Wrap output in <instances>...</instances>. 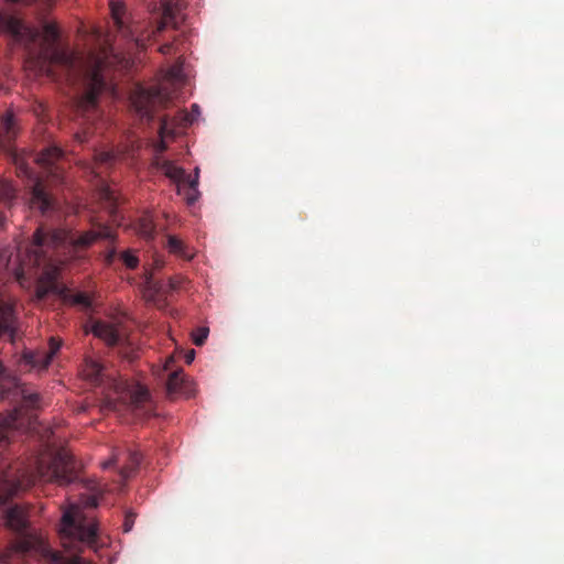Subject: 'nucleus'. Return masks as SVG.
Returning a JSON list of instances; mask_svg holds the SVG:
<instances>
[{
  "label": "nucleus",
  "instance_id": "nucleus-22",
  "mask_svg": "<svg viewBox=\"0 0 564 564\" xmlns=\"http://www.w3.org/2000/svg\"><path fill=\"white\" fill-rule=\"evenodd\" d=\"M15 188L10 182H0V204L3 207L10 208L15 199Z\"/></svg>",
  "mask_w": 564,
  "mask_h": 564
},
{
  "label": "nucleus",
  "instance_id": "nucleus-1",
  "mask_svg": "<svg viewBox=\"0 0 564 564\" xmlns=\"http://www.w3.org/2000/svg\"><path fill=\"white\" fill-rule=\"evenodd\" d=\"M0 32L11 35L28 48L42 37L43 43L36 57L40 70L55 82L83 86V94L75 99V111L80 118L78 124L83 131H77L75 139L79 143L86 142L99 117L98 97L108 86L102 72L109 65L110 56L115 55L109 34L95 30L100 52L74 53L56 45L59 32L55 23L44 22L40 31L25 25L17 17L0 13Z\"/></svg>",
  "mask_w": 564,
  "mask_h": 564
},
{
  "label": "nucleus",
  "instance_id": "nucleus-19",
  "mask_svg": "<svg viewBox=\"0 0 564 564\" xmlns=\"http://www.w3.org/2000/svg\"><path fill=\"white\" fill-rule=\"evenodd\" d=\"M167 248L171 253H174L183 259L189 260L193 257L186 245L175 236L167 237Z\"/></svg>",
  "mask_w": 564,
  "mask_h": 564
},
{
  "label": "nucleus",
  "instance_id": "nucleus-14",
  "mask_svg": "<svg viewBox=\"0 0 564 564\" xmlns=\"http://www.w3.org/2000/svg\"><path fill=\"white\" fill-rule=\"evenodd\" d=\"M17 135L15 122L12 113H6L0 121V143L9 144Z\"/></svg>",
  "mask_w": 564,
  "mask_h": 564
},
{
  "label": "nucleus",
  "instance_id": "nucleus-10",
  "mask_svg": "<svg viewBox=\"0 0 564 564\" xmlns=\"http://www.w3.org/2000/svg\"><path fill=\"white\" fill-rule=\"evenodd\" d=\"M31 207L39 209L42 214L54 208L55 200L46 192L45 186L40 180H36L31 193Z\"/></svg>",
  "mask_w": 564,
  "mask_h": 564
},
{
  "label": "nucleus",
  "instance_id": "nucleus-38",
  "mask_svg": "<svg viewBox=\"0 0 564 564\" xmlns=\"http://www.w3.org/2000/svg\"><path fill=\"white\" fill-rule=\"evenodd\" d=\"M193 108H194V111H197V105H194Z\"/></svg>",
  "mask_w": 564,
  "mask_h": 564
},
{
  "label": "nucleus",
  "instance_id": "nucleus-39",
  "mask_svg": "<svg viewBox=\"0 0 564 564\" xmlns=\"http://www.w3.org/2000/svg\"><path fill=\"white\" fill-rule=\"evenodd\" d=\"M193 108H194V111H197V105H194Z\"/></svg>",
  "mask_w": 564,
  "mask_h": 564
},
{
  "label": "nucleus",
  "instance_id": "nucleus-11",
  "mask_svg": "<svg viewBox=\"0 0 564 564\" xmlns=\"http://www.w3.org/2000/svg\"><path fill=\"white\" fill-rule=\"evenodd\" d=\"M82 372L84 378L95 386H100L109 379L104 365L91 357L85 358Z\"/></svg>",
  "mask_w": 564,
  "mask_h": 564
},
{
  "label": "nucleus",
  "instance_id": "nucleus-8",
  "mask_svg": "<svg viewBox=\"0 0 564 564\" xmlns=\"http://www.w3.org/2000/svg\"><path fill=\"white\" fill-rule=\"evenodd\" d=\"M62 346V341L55 337H51L48 341V350L28 351L24 354V360L28 365L39 370H45L50 366L52 359Z\"/></svg>",
  "mask_w": 564,
  "mask_h": 564
},
{
  "label": "nucleus",
  "instance_id": "nucleus-6",
  "mask_svg": "<svg viewBox=\"0 0 564 564\" xmlns=\"http://www.w3.org/2000/svg\"><path fill=\"white\" fill-rule=\"evenodd\" d=\"M19 329V317L15 303L0 290V338L14 341Z\"/></svg>",
  "mask_w": 564,
  "mask_h": 564
},
{
  "label": "nucleus",
  "instance_id": "nucleus-21",
  "mask_svg": "<svg viewBox=\"0 0 564 564\" xmlns=\"http://www.w3.org/2000/svg\"><path fill=\"white\" fill-rule=\"evenodd\" d=\"M198 172L199 170L196 169L194 177L186 173L184 181L181 183V186L185 184L188 186V193L186 194V199L188 204H194L198 197Z\"/></svg>",
  "mask_w": 564,
  "mask_h": 564
},
{
  "label": "nucleus",
  "instance_id": "nucleus-13",
  "mask_svg": "<svg viewBox=\"0 0 564 564\" xmlns=\"http://www.w3.org/2000/svg\"><path fill=\"white\" fill-rule=\"evenodd\" d=\"M138 235L147 241H153L156 237V225L151 212H145L137 223Z\"/></svg>",
  "mask_w": 564,
  "mask_h": 564
},
{
  "label": "nucleus",
  "instance_id": "nucleus-35",
  "mask_svg": "<svg viewBox=\"0 0 564 564\" xmlns=\"http://www.w3.org/2000/svg\"><path fill=\"white\" fill-rule=\"evenodd\" d=\"M7 220V216L0 210V227H3Z\"/></svg>",
  "mask_w": 564,
  "mask_h": 564
},
{
  "label": "nucleus",
  "instance_id": "nucleus-24",
  "mask_svg": "<svg viewBox=\"0 0 564 564\" xmlns=\"http://www.w3.org/2000/svg\"><path fill=\"white\" fill-rule=\"evenodd\" d=\"M120 259L128 269H135L139 265V258L131 250L123 251Z\"/></svg>",
  "mask_w": 564,
  "mask_h": 564
},
{
  "label": "nucleus",
  "instance_id": "nucleus-25",
  "mask_svg": "<svg viewBox=\"0 0 564 564\" xmlns=\"http://www.w3.org/2000/svg\"><path fill=\"white\" fill-rule=\"evenodd\" d=\"M209 329L207 327H199L197 330L193 334V341L196 346H202L207 339Z\"/></svg>",
  "mask_w": 564,
  "mask_h": 564
},
{
  "label": "nucleus",
  "instance_id": "nucleus-16",
  "mask_svg": "<svg viewBox=\"0 0 564 564\" xmlns=\"http://www.w3.org/2000/svg\"><path fill=\"white\" fill-rule=\"evenodd\" d=\"M187 379L183 373V370H174L169 375L166 381V390L169 394L173 393H185L186 392Z\"/></svg>",
  "mask_w": 564,
  "mask_h": 564
},
{
  "label": "nucleus",
  "instance_id": "nucleus-26",
  "mask_svg": "<svg viewBox=\"0 0 564 564\" xmlns=\"http://www.w3.org/2000/svg\"><path fill=\"white\" fill-rule=\"evenodd\" d=\"M173 134L172 127L170 126L169 119L166 117H162L160 120V135L161 138H165Z\"/></svg>",
  "mask_w": 564,
  "mask_h": 564
},
{
  "label": "nucleus",
  "instance_id": "nucleus-34",
  "mask_svg": "<svg viewBox=\"0 0 564 564\" xmlns=\"http://www.w3.org/2000/svg\"><path fill=\"white\" fill-rule=\"evenodd\" d=\"M173 362H174V356H170V357L166 359V361H165L164 368H165L166 370L171 369V366H172V364H173Z\"/></svg>",
  "mask_w": 564,
  "mask_h": 564
},
{
  "label": "nucleus",
  "instance_id": "nucleus-27",
  "mask_svg": "<svg viewBox=\"0 0 564 564\" xmlns=\"http://www.w3.org/2000/svg\"><path fill=\"white\" fill-rule=\"evenodd\" d=\"M74 303L88 307L90 306V299L85 293H78L74 296Z\"/></svg>",
  "mask_w": 564,
  "mask_h": 564
},
{
  "label": "nucleus",
  "instance_id": "nucleus-33",
  "mask_svg": "<svg viewBox=\"0 0 564 564\" xmlns=\"http://www.w3.org/2000/svg\"><path fill=\"white\" fill-rule=\"evenodd\" d=\"M195 358V350L194 349H189L187 350L185 354H184V359H185V362L186 364H192V361L194 360Z\"/></svg>",
  "mask_w": 564,
  "mask_h": 564
},
{
  "label": "nucleus",
  "instance_id": "nucleus-29",
  "mask_svg": "<svg viewBox=\"0 0 564 564\" xmlns=\"http://www.w3.org/2000/svg\"><path fill=\"white\" fill-rule=\"evenodd\" d=\"M134 514L129 512L126 514L124 522H123V531L129 532L131 531L133 523H134Z\"/></svg>",
  "mask_w": 564,
  "mask_h": 564
},
{
  "label": "nucleus",
  "instance_id": "nucleus-2",
  "mask_svg": "<svg viewBox=\"0 0 564 564\" xmlns=\"http://www.w3.org/2000/svg\"><path fill=\"white\" fill-rule=\"evenodd\" d=\"M98 239L116 240V235L107 225L98 229L75 235L66 229L41 226L33 234L32 242L18 253L12 261V253L0 249V280L6 273L12 274L22 288L35 283L36 299L42 301L47 295L64 296L66 289L57 280L63 258L77 256L87 250Z\"/></svg>",
  "mask_w": 564,
  "mask_h": 564
},
{
  "label": "nucleus",
  "instance_id": "nucleus-3",
  "mask_svg": "<svg viewBox=\"0 0 564 564\" xmlns=\"http://www.w3.org/2000/svg\"><path fill=\"white\" fill-rule=\"evenodd\" d=\"M110 13L113 21V28L122 37L135 42L137 46L144 47L145 41L151 36H156L169 26L177 30L180 28L181 17L173 8L172 3L165 2L163 4L162 19L151 32L147 35L140 30V25L132 21L130 14L127 12L126 6L122 1L112 0L110 2Z\"/></svg>",
  "mask_w": 564,
  "mask_h": 564
},
{
  "label": "nucleus",
  "instance_id": "nucleus-37",
  "mask_svg": "<svg viewBox=\"0 0 564 564\" xmlns=\"http://www.w3.org/2000/svg\"><path fill=\"white\" fill-rule=\"evenodd\" d=\"M165 149H166V145H165L164 141L162 140L161 141V151H164Z\"/></svg>",
  "mask_w": 564,
  "mask_h": 564
},
{
  "label": "nucleus",
  "instance_id": "nucleus-20",
  "mask_svg": "<svg viewBox=\"0 0 564 564\" xmlns=\"http://www.w3.org/2000/svg\"><path fill=\"white\" fill-rule=\"evenodd\" d=\"M141 463V455L138 452H129L128 463L120 469V476L123 480L129 479L137 471Z\"/></svg>",
  "mask_w": 564,
  "mask_h": 564
},
{
  "label": "nucleus",
  "instance_id": "nucleus-15",
  "mask_svg": "<svg viewBox=\"0 0 564 564\" xmlns=\"http://www.w3.org/2000/svg\"><path fill=\"white\" fill-rule=\"evenodd\" d=\"M159 169L163 172V174L175 182L178 186V189H181V183L184 181L186 176V172L184 169L176 166L173 162L169 160H163L162 162L158 163Z\"/></svg>",
  "mask_w": 564,
  "mask_h": 564
},
{
  "label": "nucleus",
  "instance_id": "nucleus-23",
  "mask_svg": "<svg viewBox=\"0 0 564 564\" xmlns=\"http://www.w3.org/2000/svg\"><path fill=\"white\" fill-rule=\"evenodd\" d=\"M166 79L171 83H180L183 80V68L181 64H175L166 70Z\"/></svg>",
  "mask_w": 564,
  "mask_h": 564
},
{
  "label": "nucleus",
  "instance_id": "nucleus-30",
  "mask_svg": "<svg viewBox=\"0 0 564 564\" xmlns=\"http://www.w3.org/2000/svg\"><path fill=\"white\" fill-rule=\"evenodd\" d=\"M182 276H174L169 279V288L172 291L178 290L182 286L183 283Z\"/></svg>",
  "mask_w": 564,
  "mask_h": 564
},
{
  "label": "nucleus",
  "instance_id": "nucleus-4",
  "mask_svg": "<svg viewBox=\"0 0 564 564\" xmlns=\"http://www.w3.org/2000/svg\"><path fill=\"white\" fill-rule=\"evenodd\" d=\"M131 106L141 120L151 121L155 112L167 107L172 100L169 90L162 86L137 85L130 96Z\"/></svg>",
  "mask_w": 564,
  "mask_h": 564
},
{
  "label": "nucleus",
  "instance_id": "nucleus-17",
  "mask_svg": "<svg viewBox=\"0 0 564 564\" xmlns=\"http://www.w3.org/2000/svg\"><path fill=\"white\" fill-rule=\"evenodd\" d=\"M95 169H108L115 164L118 159V153L113 150H98L95 151Z\"/></svg>",
  "mask_w": 564,
  "mask_h": 564
},
{
  "label": "nucleus",
  "instance_id": "nucleus-32",
  "mask_svg": "<svg viewBox=\"0 0 564 564\" xmlns=\"http://www.w3.org/2000/svg\"><path fill=\"white\" fill-rule=\"evenodd\" d=\"M83 502L86 507L95 508L98 505V499L95 496H88Z\"/></svg>",
  "mask_w": 564,
  "mask_h": 564
},
{
  "label": "nucleus",
  "instance_id": "nucleus-31",
  "mask_svg": "<svg viewBox=\"0 0 564 564\" xmlns=\"http://www.w3.org/2000/svg\"><path fill=\"white\" fill-rule=\"evenodd\" d=\"M117 258V250L116 248H110L106 254H105V263L107 265H111Z\"/></svg>",
  "mask_w": 564,
  "mask_h": 564
},
{
  "label": "nucleus",
  "instance_id": "nucleus-36",
  "mask_svg": "<svg viewBox=\"0 0 564 564\" xmlns=\"http://www.w3.org/2000/svg\"><path fill=\"white\" fill-rule=\"evenodd\" d=\"M115 459H109V460H106L102 463V467L104 468H109L110 466H112L115 464Z\"/></svg>",
  "mask_w": 564,
  "mask_h": 564
},
{
  "label": "nucleus",
  "instance_id": "nucleus-28",
  "mask_svg": "<svg viewBox=\"0 0 564 564\" xmlns=\"http://www.w3.org/2000/svg\"><path fill=\"white\" fill-rule=\"evenodd\" d=\"M159 52L164 54V55L174 53L175 52V44H174V42H166V43L162 44L159 47Z\"/></svg>",
  "mask_w": 564,
  "mask_h": 564
},
{
  "label": "nucleus",
  "instance_id": "nucleus-12",
  "mask_svg": "<svg viewBox=\"0 0 564 564\" xmlns=\"http://www.w3.org/2000/svg\"><path fill=\"white\" fill-rule=\"evenodd\" d=\"M130 404L135 412L149 414L151 412V395L144 386L137 384L130 391Z\"/></svg>",
  "mask_w": 564,
  "mask_h": 564
},
{
  "label": "nucleus",
  "instance_id": "nucleus-5",
  "mask_svg": "<svg viewBox=\"0 0 564 564\" xmlns=\"http://www.w3.org/2000/svg\"><path fill=\"white\" fill-rule=\"evenodd\" d=\"M40 394L28 392L19 379L0 362V400L21 403L26 408L40 406Z\"/></svg>",
  "mask_w": 564,
  "mask_h": 564
},
{
  "label": "nucleus",
  "instance_id": "nucleus-7",
  "mask_svg": "<svg viewBox=\"0 0 564 564\" xmlns=\"http://www.w3.org/2000/svg\"><path fill=\"white\" fill-rule=\"evenodd\" d=\"M93 334L102 339L108 346H121L126 340L122 329L107 321H96L91 327Z\"/></svg>",
  "mask_w": 564,
  "mask_h": 564
},
{
  "label": "nucleus",
  "instance_id": "nucleus-18",
  "mask_svg": "<svg viewBox=\"0 0 564 564\" xmlns=\"http://www.w3.org/2000/svg\"><path fill=\"white\" fill-rule=\"evenodd\" d=\"M63 152L56 147L46 148L36 158V162L42 166L50 169L53 163L62 156Z\"/></svg>",
  "mask_w": 564,
  "mask_h": 564
},
{
  "label": "nucleus",
  "instance_id": "nucleus-9",
  "mask_svg": "<svg viewBox=\"0 0 564 564\" xmlns=\"http://www.w3.org/2000/svg\"><path fill=\"white\" fill-rule=\"evenodd\" d=\"M22 426L20 410L14 409L7 415L0 414V446L10 443L15 432Z\"/></svg>",
  "mask_w": 564,
  "mask_h": 564
}]
</instances>
